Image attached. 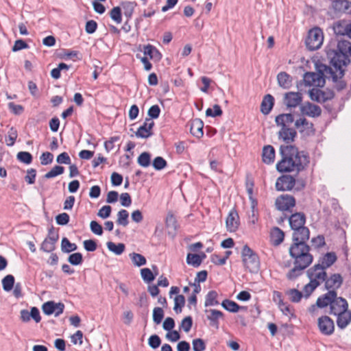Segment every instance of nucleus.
Masks as SVG:
<instances>
[{
    "label": "nucleus",
    "instance_id": "obj_28",
    "mask_svg": "<svg viewBox=\"0 0 351 351\" xmlns=\"http://www.w3.org/2000/svg\"><path fill=\"white\" fill-rule=\"evenodd\" d=\"M337 261V256L334 252H328L319 261V265L324 269L330 267Z\"/></svg>",
    "mask_w": 351,
    "mask_h": 351
},
{
    "label": "nucleus",
    "instance_id": "obj_16",
    "mask_svg": "<svg viewBox=\"0 0 351 351\" xmlns=\"http://www.w3.org/2000/svg\"><path fill=\"white\" fill-rule=\"evenodd\" d=\"M300 110L303 114L310 117H318L322 113V109L319 106L310 102L305 103L301 106Z\"/></svg>",
    "mask_w": 351,
    "mask_h": 351
},
{
    "label": "nucleus",
    "instance_id": "obj_61",
    "mask_svg": "<svg viewBox=\"0 0 351 351\" xmlns=\"http://www.w3.org/2000/svg\"><path fill=\"white\" fill-rule=\"evenodd\" d=\"M40 163L43 165L51 164L53 159V156L51 153L46 152L42 154L40 158Z\"/></svg>",
    "mask_w": 351,
    "mask_h": 351
},
{
    "label": "nucleus",
    "instance_id": "obj_32",
    "mask_svg": "<svg viewBox=\"0 0 351 351\" xmlns=\"http://www.w3.org/2000/svg\"><path fill=\"white\" fill-rule=\"evenodd\" d=\"M206 255L202 254V256L196 254H188L186 256V263L188 265H192L194 267H199L202 262V259L205 258Z\"/></svg>",
    "mask_w": 351,
    "mask_h": 351
},
{
    "label": "nucleus",
    "instance_id": "obj_25",
    "mask_svg": "<svg viewBox=\"0 0 351 351\" xmlns=\"http://www.w3.org/2000/svg\"><path fill=\"white\" fill-rule=\"evenodd\" d=\"M295 126L299 130L300 132H303L306 130V133H313V125L312 123L308 122L305 118H300L295 122Z\"/></svg>",
    "mask_w": 351,
    "mask_h": 351
},
{
    "label": "nucleus",
    "instance_id": "obj_14",
    "mask_svg": "<svg viewBox=\"0 0 351 351\" xmlns=\"http://www.w3.org/2000/svg\"><path fill=\"white\" fill-rule=\"evenodd\" d=\"M154 122L151 119H146L143 124L140 126L135 132L136 136L138 138H147L152 135V128Z\"/></svg>",
    "mask_w": 351,
    "mask_h": 351
},
{
    "label": "nucleus",
    "instance_id": "obj_20",
    "mask_svg": "<svg viewBox=\"0 0 351 351\" xmlns=\"http://www.w3.org/2000/svg\"><path fill=\"white\" fill-rule=\"evenodd\" d=\"M275 121L276 125L280 127V128H291L294 121V118L291 113L281 114L276 117Z\"/></svg>",
    "mask_w": 351,
    "mask_h": 351
},
{
    "label": "nucleus",
    "instance_id": "obj_39",
    "mask_svg": "<svg viewBox=\"0 0 351 351\" xmlns=\"http://www.w3.org/2000/svg\"><path fill=\"white\" fill-rule=\"evenodd\" d=\"M206 312H209L210 313V315H208V319L213 323V325L217 327L218 319L223 316L222 312L216 309H210L209 311H206Z\"/></svg>",
    "mask_w": 351,
    "mask_h": 351
},
{
    "label": "nucleus",
    "instance_id": "obj_45",
    "mask_svg": "<svg viewBox=\"0 0 351 351\" xmlns=\"http://www.w3.org/2000/svg\"><path fill=\"white\" fill-rule=\"evenodd\" d=\"M110 18L117 24H120L122 21L121 10L117 6L113 8L110 12Z\"/></svg>",
    "mask_w": 351,
    "mask_h": 351
},
{
    "label": "nucleus",
    "instance_id": "obj_17",
    "mask_svg": "<svg viewBox=\"0 0 351 351\" xmlns=\"http://www.w3.org/2000/svg\"><path fill=\"white\" fill-rule=\"evenodd\" d=\"M302 100V94L295 92H289L285 95L284 102L287 107L295 108Z\"/></svg>",
    "mask_w": 351,
    "mask_h": 351
},
{
    "label": "nucleus",
    "instance_id": "obj_40",
    "mask_svg": "<svg viewBox=\"0 0 351 351\" xmlns=\"http://www.w3.org/2000/svg\"><path fill=\"white\" fill-rule=\"evenodd\" d=\"M185 304V298L182 295H177L174 298V306L173 310L176 313L182 312V308Z\"/></svg>",
    "mask_w": 351,
    "mask_h": 351
},
{
    "label": "nucleus",
    "instance_id": "obj_64",
    "mask_svg": "<svg viewBox=\"0 0 351 351\" xmlns=\"http://www.w3.org/2000/svg\"><path fill=\"white\" fill-rule=\"evenodd\" d=\"M56 220L58 225H66L69 221V215L66 213H62L56 216Z\"/></svg>",
    "mask_w": 351,
    "mask_h": 351
},
{
    "label": "nucleus",
    "instance_id": "obj_29",
    "mask_svg": "<svg viewBox=\"0 0 351 351\" xmlns=\"http://www.w3.org/2000/svg\"><path fill=\"white\" fill-rule=\"evenodd\" d=\"M274 104V97L271 95H265L261 104V112L264 114H268L271 110Z\"/></svg>",
    "mask_w": 351,
    "mask_h": 351
},
{
    "label": "nucleus",
    "instance_id": "obj_31",
    "mask_svg": "<svg viewBox=\"0 0 351 351\" xmlns=\"http://www.w3.org/2000/svg\"><path fill=\"white\" fill-rule=\"evenodd\" d=\"M285 237L284 232L278 227H275L271 229V241L275 245H280Z\"/></svg>",
    "mask_w": 351,
    "mask_h": 351
},
{
    "label": "nucleus",
    "instance_id": "obj_34",
    "mask_svg": "<svg viewBox=\"0 0 351 351\" xmlns=\"http://www.w3.org/2000/svg\"><path fill=\"white\" fill-rule=\"evenodd\" d=\"M132 263L136 267H141L146 264V258L141 254L133 252L129 255Z\"/></svg>",
    "mask_w": 351,
    "mask_h": 351
},
{
    "label": "nucleus",
    "instance_id": "obj_5",
    "mask_svg": "<svg viewBox=\"0 0 351 351\" xmlns=\"http://www.w3.org/2000/svg\"><path fill=\"white\" fill-rule=\"evenodd\" d=\"M242 261L244 267L251 273H256L260 268V261L257 254L247 245L241 251Z\"/></svg>",
    "mask_w": 351,
    "mask_h": 351
},
{
    "label": "nucleus",
    "instance_id": "obj_47",
    "mask_svg": "<svg viewBox=\"0 0 351 351\" xmlns=\"http://www.w3.org/2000/svg\"><path fill=\"white\" fill-rule=\"evenodd\" d=\"M137 162L143 167H147L150 165V154L147 152H143L138 157Z\"/></svg>",
    "mask_w": 351,
    "mask_h": 351
},
{
    "label": "nucleus",
    "instance_id": "obj_30",
    "mask_svg": "<svg viewBox=\"0 0 351 351\" xmlns=\"http://www.w3.org/2000/svg\"><path fill=\"white\" fill-rule=\"evenodd\" d=\"M143 53L146 56H149L150 59L158 61L162 56L158 50L151 45H147L143 47Z\"/></svg>",
    "mask_w": 351,
    "mask_h": 351
},
{
    "label": "nucleus",
    "instance_id": "obj_50",
    "mask_svg": "<svg viewBox=\"0 0 351 351\" xmlns=\"http://www.w3.org/2000/svg\"><path fill=\"white\" fill-rule=\"evenodd\" d=\"M17 159L25 164H30L32 161V156L27 152H20L17 154Z\"/></svg>",
    "mask_w": 351,
    "mask_h": 351
},
{
    "label": "nucleus",
    "instance_id": "obj_27",
    "mask_svg": "<svg viewBox=\"0 0 351 351\" xmlns=\"http://www.w3.org/2000/svg\"><path fill=\"white\" fill-rule=\"evenodd\" d=\"M277 80L278 85L284 89H288L292 85V77L286 72L279 73Z\"/></svg>",
    "mask_w": 351,
    "mask_h": 351
},
{
    "label": "nucleus",
    "instance_id": "obj_36",
    "mask_svg": "<svg viewBox=\"0 0 351 351\" xmlns=\"http://www.w3.org/2000/svg\"><path fill=\"white\" fill-rule=\"evenodd\" d=\"M289 300L293 302H298L302 297V293L296 289H291L285 292Z\"/></svg>",
    "mask_w": 351,
    "mask_h": 351
},
{
    "label": "nucleus",
    "instance_id": "obj_35",
    "mask_svg": "<svg viewBox=\"0 0 351 351\" xmlns=\"http://www.w3.org/2000/svg\"><path fill=\"white\" fill-rule=\"evenodd\" d=\"M348 24L345 21L337 22L334 25V32L337 35H347L348 33Z\"/></svg>",
    "mask_w": 351,
    "mask_h": 351
},
{
    "label": "nucleus",
    "instance_id": "obj_46",
    "mask_svg": "<svg viewBox=\"0 0 351 351\" xmlns=\"http://www.w3.org/2000/svg\"><path fill=\"white\" fill-rule=\"evenodd\" d=\"M164 317V311L160 307H155L153 310V321L156 324H160Z\"/></svg>",
    "mask_w": 351,
    "mask_h": 351
},
{
    "label": "nucleus",
    "instance_id": "obj_12",
    "mask_svg": "<svg viewBox=\"0 0 351 351\" xmlns=\"http://www.w3.org/2000/svg\"><path fill=\"white\" fill-rule=\"evenodd\" d=\"M348 304L346 299L341 297H337L336 293V298L332 300L330 305V314L334 315L343 313L346 310H348Z\"/></svg>",
    "mask_w": 351,
    "mask_h": 351
},
{
    "label": "nucleus",
    "instance_id": "obj_51",
    "mask_svg": "<svg viewBox=\"0 0 351 351\" xmlns=\"http://www.w3.org/2000/svg\"><path fill=\"white\" fill-rule=\"evenodd\" d=\"M318 286L317 282L310 280V282L306 285L303 289L304 297L308 298Z\"/></svg>",
    "mask_w": 351,
    "mask_h": 351
},
{
    "label": "nucleus",
    "instance_id": "obj_42",
    "mask_svg": "<svg viewBox=\"0 0 351 351\" xmlns=\"http://www.w3.org/2000/svg\"><path fill=\"white\" fill-rule=\"evenodd\" d=\"M129 214L126 210L122 209L117 214V223L119 225L126 226L128 224Z\"/></svg>",
    "mask_w": 351,
    "mask_h": 351
},
{
    "label": "nucleus",
    "instance_id": "obj_38",
    "mask_svg": "<svg viewBox=\"0 0 351 351\" xmlns=\"http://www.w3.org/2000/svg\"><path fill=\"white\" fill-rule=\"evenodd\" d=\"M217 293L215 291H209L206 296L205 306L217 305L219 304V302L217 300Z\"/></svg>",
    "mask_w": 351,
    "mask_h": 351
},
{
    "label": "nucleus",
    "instance_id": "obj_56",
    "mask_svg": "<svg viewBox=\"0 0 351 351\" xmlns=\"http://www.w3.org/2000/svg\"><path fill=\"white\" fill-rule=\"evenodd\" d=\"M56 243L48 239H45L41 244L40 249L45 252H51L54 250Z\"/></svg>",
    "mask_w": 351,
    "mask_h": 351
},
{
    "label": "nucleus",
    "instance_id": "obj_2",
    "mask_svg": "<svg viewBox=\"0 0 351 351\" xmlns=\"http://www.w3.org/2000/svg\"><path fill=\"white\" fill-rule=\"evenodd\" d=\"M289 251L290 256L293 259L294 267L288 271L286 276L289 280H293L311 264L313 258L309 253V246L306 243H293L290 246Z\"/></svg>",
    "mask_w": 351,
    "mask_h": 351
},
{
    "label": "nucleus",
    "instance_id": "obj_6",
    "mask_svg": "<svg viewBox=\"0 0 351 351\" xmlns=\"http://www.w3.org/2000/svg\"><path fill=\"white\" fill-rule=\"evenodd\" d=\"M324 34L319 27H314L309 30L306 39V47L311 50H317L322 45Z\"/></svg>",
    "mask_w": 351,
    "mask_h": 351
},
{
    "label": "nucleus",
    "instance_id": "obj_41",
    "mask_svg": "<svg viewBox=\"0 0 351 351\" xmlns=\"http://www.w3.org/2000/svg\"><path fill=\"white\" fill-rule=\"evenodd\" d=\"M14 278L12 275H7L2 280L3 288L5 291H11L14 287Z\"/></svg>",
    "mask_w": 351,
    "mask_h": 351
},
{
    "label": "nucleus",
    "instance_id": "obj_8",
    "mask_svg": "<svg viewBox=\"0 0 351 351\" xmlns=\"http://www.w3.org/2000/svg\"><path fill=\"white\" fill-rule=\"evenodd\" d=\"M308 276L311 281H315L319 285L322 282L326 280L327 274L325 269L319 265H315L313 267L310 268L308 271Z\"/></svg>",
    "mask_w": 351,
    "mask_h": 351
},
{
    "label": "nucleus",
    "instance_id": "obj_3",
    "mask_svg": "<svg viewBox=\"0 0 351 351\" xmlns=\"http://www.w3.org/2000/svg\"><path fill=\"white\" fill-rule=\"evenodd\" d=\"M326 55L328 59L332 66V69L342 77L344 75V71L342 67L346 66L349 62V56H351V43L348 40H339L336 48L332 49L327 47Z\"/></svg>",
    "mask_w": 351,
    "mask_h": 351
},
{
    "label": "nucleus",
    "instance_id": "obj_22",
    "mask_svg": "<svg viewBox=\"0 0 351 351\" xmlns=\"http://www.w3.org/2000/svg\"><path fill=\"white\" fill-rule=\"evenodd\" d=\"M336 298V291H328L326 293L319 297L316 302V306L324 308L331 305L332 300Z\"/></svg>",
    "mask_w": 351,
    "mask_h": 351
},
{
    "label": "nucleus",
    "instance_id": "obj_54",
    "mask_svg": "<svg viewBox=\"0 0 351 351\" xmlns=\"http://www.w3.org/2000/svg\"><path fill=\"white\" fill-rule=\"evenodd\" d=\"M193 325V319L191 316L184 317L181 322L180 328H182L185 332H189Z\"/></svg>",
    "mask_w": 351,
    "mask_h": 351
},
{
    "label": "nucleus",
    "instance_id": "obj_9",
    "mask_svg": "<svg viewBox=\"0 0 351 351\" xmlns=\"http://www.w3.org/2000/svg\"><path fill=\"white\" fill-rule=\"evenodd\" d=\"M317 325L320 332L325 335H330L334 332V322L326 315L318 318Z\"/></svg>",
    "mask_w": 351,
    "mask_h": 351
},
{
    "label": "nucleus",
    "instance_id": "obj_53",
    "mask_svg": "<svg viewBox=\"0 0 351 351\" xmlns=\"http://www.w3.org/2000/svg\"><path fill=\"white\" fill-rule=\"evenodd\" d=\"M55 302L53 301H49L44 303L42 306L43 313L47 315H51L55 312Z\"/></svg>",
    "mask_w": 351,
    "mask_h": 351
},
{
    "label": "nucleus",
    "instance_id": "obj_43",
    "mask_svg": "<svg viewBox=\"0 0 351 351\" xmlns=\"http://www.w3.org/2000/svg\"><path fill=\"white\" fill-rule=\"evenodd\" d=\"M62 250L64 252H71L75 251L77 249V245L75 243H72L66 238H63L61 242Z\"/></svg>",
    "mask_w": 351,
    "mask_h": 351
},
{
    "label": "nucleus",
    "instance_id": "obj_63",
    "mask_svg": "<svg viewBox=\"0 0 351 351\" xmlns=\"http://www.w3.org/2000/svg\"><path fill=\"white\" fill-rule=\"evenodd\" d=\"M111 211L112 208L110 206H104L99 209L97 215L102 219H106L110 217Z\"/></svg>",
    "mask_w": 351,
    "mask_h": 351
},
{
    "label": "nucleus",
    "instance_id": "obj_19",
    "mask_svg": "<svg viewBox=\"0 0 351 351\" xmlns=\"http://www.w3.org/2000/svg\"><path fill=\"white\" fill-rule=\"evenodd\" d=\"M293 243H306L305 241L309 239V230L305 227H301L298 229L293 230Z\"/></svg>",
    "mask_w": 351,
    "mask_h": 351
},
{
    "label": "nucleus",
    "instance_id": "obj_15",
    "mask_svg": "<svg viewBox=\"0 0 351 351\" xmlns=\"http://www.w3.org/2000/svg\"><path fill=\"white\" fill-rule=\"evenodd\" d=\"M325 288L328 291H336L343 283V278L339 274H332L329 278H326Z\"/></svg>",
    "mask_w": 351,
    "mask_h": 351
},
{
    "label": "nucleus",
    "instance_id": "obj_49",
    "mask_svg": "<svg viewBox=\"0 0 351 351\" xmlns=\"http://www.w3.org/2000/svg\"><path fill=\"white\" fill-rule=\"evenodd\" d=\"M141 275L143 280L145 282H150L153 281L155 278L153 273L149 268H143L141 269Z\"/></svg>",
    "mask_w": 351,
    "mask_h": 351
},
{
    "label": "nucleus",
    "instance_id": "obj_23",
    "mask_svg": "<svg viewBox=\"0 0 351 351\" xmlns=\"http://www.w3.org/2000/svg\"><path fill=\"white\" fill-rule=\"evenodd\" d=\"M275 159V149L271 145H265L263 148L262 160L267 165L272 164Z\"/></svg>",
    "mask_w": 351,
    "mask_h": 351
},
{
    "label": "nucleus",
    "instance_id": "obj_10",
    "mask_svg": "<svg viewBox=\"0 0 351 351\" xmlns=\"http://www.w3.org/2000/svg\"><path fill=\"white\" fill-rule=\"evenodd\" d=\"M276 208L280 210H288L295 204L294 197L289 195H281L276 199Z\"/></svg>",
    "mask_w": 351,
    "mask_h": 351
},
{
    "label": "nucleus",
    "instance_id": "obj_55",
    "mask_svg": "<svg viewBox=\"0 0 351 351\" xmlns=\"http://www.w3.org/2000/svg\"><path fill=\"white\" fill-rule=\"evenodd\" d=\"M222 114V110L220 106L217 104L213 106V109L208 108L206 110V115L207 117H215L218 116H221Z\"/></svg>",
    "mask_w": 351,
    "mask_h": 351
},
{
    "label": "nucleus",
    "instance_id": "obj_48",
    "mask_svg": "<svg viewBox=\"0 0 351 351\" xmlns=\"http://www.w3.org/2000/svg\"><path fill=\"white\" fill-rule=\"evenodd\" d=\"M18 136L17 131L15 128H11L8 133V139H6V143L8 146L14 145L16 139Z\"/></svg>",
    "mask_w": 351,
    "mask_h": 351
},
{
    "label": "nucleus",
    "instance_id": "obj_7",
    "mask_svg": "<svg viewBox=\"0 0 351 351\" xmlns=\"http://www.w3.org/2000/svg\"><path fill=\"white\" fill-rule=\"evenodd\" d=\"M308 93L311 100L319 103L330 100L335 96L334 92L331 90H322L317 88H313Z\"/></svg>",
    "mask_w": 351,
    "mask_h": 351
},
{
    "label": "nucleus",
    "instance_id": "obj_37",
    "mask_svg": "<svg viewBox=\"0 0 351 351\" xmlns=\"http://www.w3.org/2000/svg\"><path fill=\"white\" fill-rule=\"evenodd\" d=\"M221 306L227 311L236 313L241 308L235 302L230 300H225L222 302Z\"/></svg>",
    "mask_w": 351,
    "mask_h": 351
},
{
    "label": "nucleus",
    "instance_id": "obj_58",
    "mask_svg": "<svg viewBox=\"0 0 351 351\" xmlns=\"http://www.w3.org/2000/svg\"><path fill=\"white\" fill-rule=\"evenodd\" d=\"M152 165L155 169L161 170L167 166V162L163 158L157 156L154 159Z\"/></svg>",
    "mask_w": 351,
    "mask_h": 351
},
{
    "label": "nucleus",
    "instance_id": "obj_44",
    "mask_svg": "<svg viewBox=\"0 0 351 351\" xmlns=\"http://www.w3.org/2000/svg\"><path fill=\"white\" fill-rule=\"evenodd\" d=\"M64 168L62 166L56 165L53 167L49 172L45 175V178L50 179L64 173Z\"/></svg>",
    "mask_w": 351,
    "mask_h": 351
},
{
    "label": "nucleus",
    "instance_id": "obj_1",
    "mask_svg": "<svg viewBox=\"0 0 351 351\" xmlns=\"http://www.w3.org/2000/svg\"><path fill=\"white\" fill-rule=\"evenodd\" d=\"M279 153L281 159L276 164V169L279 172H299L309 162L308 154L303 151L299 152L291 145H280Z\"/></svg>",
    "mask_w": 351,
    "mask_h": 351
},
{
    "label": "nucleus",
    "instance_id": "obj_62",
    "mask_svg": "<svg viewBox=\"0 0 351 351\" xmlns=\"http://www.w3.org/2000/svg\"><path fill=\"white\" fill-rule=\"evenodd\" d=\"M160 112V107L158 105L152 106L148 110L147 114L152 120V119H157Z\"/></svg>",
    "mask_w": 351,
    "mask_h": 351
},
{
    "label": "nucleus",
    "instance_id": "obj_13",
    "mask_svg": "<svg viewBox=\"0 0 351 351\" xmlns=\"http://www.w3.org/2000/svg\"><path fill=\"white\" fill-rule=\"evenodd\" d=\"M227 230L230 232L237 231L239 226V217L236 210L232 209L229 212L226 220Z\"/></svg>",
    "mask_w": 351,
    "mask_h": 351
},
{
    "label": "nucleus",
    "instance_id": "obj_26",
    "mask_svg": "<svg viewBox=\"0 0 351 351\" xmlns=\"http://www.w3.org/2000/svg\"><path fill=\"white\" fill-rule=\"evenodd\" d=\"M336 315L338 316L337 320V326L341 329L345 328L351 322V311L346 310Z\"/></svg>",
    "mask_w": 351,
    "mask_h": 351
},
{
    "label": "nucleus",
    "instance_id": "obj_59",
    "mask_svg": "<svg viewBox=\"0 0 351 351\" xmlns=\"http://www.w3.org/2000/svg\"><path fill=\"white\" fill-rule=\"evenodd\" d=\"M192 344L194 351H204L206 349V344L202 339H193Z\"/></svg>",
    "mask_w": 351,
    "mask_h": 351
},
{
    "label": "nucleus",
    "instance_id": "obj_21",
    "mask_svg": "<svg viewBox=\"0 0 351 351\" xmlns=\"http://www.w3.org/2000/svg\"><path fill=\"white\" fill-rule=\"evenodd\" d=\"M289 225L292 230L298 229L304 226L306 221L305 215L300 213H296L291 215L289 219Z\"/></svg>",
    "mask_w": 351,
    "mask_h": 351
},
{
    "label": "nucleus",
    "instance_id": "obj_18",
    "mask_svg": "<svg viewBox=\"0 0 351 351\" xmlns=\"http://www.w3.org/2000/svg\"><path fill=\"white\" fill-rule=\"evenodd\" d=\"M296 134L295 130L291 128H280L278 132V138L287 144L292 143Z\"/></svg>",
    "mask_w": 351,
    "mask_h": 351
},
{
    "label": "nucleus",
    "instance_id": "obj_33",
    "mask_svg": "<svg viewBox=\"0 0 351 351\" xmlns=\"http://www.w3.org/2000/svg\"><path fill=\"white\" fill-rule=\"evenodd\" d=\"M107 247L116 255H121L124 252L125 246L122 243L116 244L112 241H108L107 243Z\"/></svg>",
    "mask_w": 351,
    "mask_h": 351
},
{
    "label": "nucleus",
    "instance_id": "obj_11",
    "mask_svg": "<svg viewBox=\"0 0 351 351\" xmlns=\"http://www.w3.org/2000/svg\"><path fill=\"white\" fill-rule=\"evenodd\" d=\"M295 180L291 176L285 175L278 178L276 182V188L278 191H289L295 185Z\"/></svg>",
    "mask_w": 351,
    "mask_h": 351
},
{
    "label": "nucleus",
    "instance_id": "obj_4",
    "mask_svg": "<svg viewBox=\"0 0 351 351\" xmlns=\"http://www.w3.org/2000/svg\"><path fill=\"white\" fill-rule=\"evenodd\" d=\"M317 72H306L304 75V82L306 86L323 87L326 78H332L333 82H337L340 75L330 66L323 64H315Z\"/></svg>",
    "mask_w": 351,
    "mask_h": 351
},
{
    "label": "nucleus",
    "instance_id": "obj_60",
    "mask_svg": "<svg viewBox=\"0 0 351 351\" xmlns=\"http://www.w3.org/2000/svg\"><path fill=\"white\" fill-rule=\"evenodd\" d=\"M160 343V338L157 335H152L148 339V344L153 349H156L157 348H158Z\"/></svg>",
    "mask_w": 351,
    "mask_h": 351
},
{
    "label": "nucleus",
    "instance_id": "obj_24",
    "mask_svg": "<svg viewBox=\"0 0 351 351\" xmlns=\"http://www.w3.org/2000/svg\"><path fill=\"white\" fill-rule=\"evenodd\" d=\"M204 123L199 119H195L191 123L190 132L191 134L198 138L202 137Z\"/></svg>",
    "mask_w": 351,
    "mask_h": 351
},
{
    "label": "nucleus",
    "instance_id": "obj_52",
    "mask_svg": "<svg viewBox=\"0 0 351 351\" xmlns=\"http://www.w3.org/2000/svg\"><path fill=\"white\" fill-rule=\"evenodd\" d=\"M82 255L80 252L71 254L68 258V261L73 265H78L82 263Z\"/></svg>",
    "mask_w": 351,
    "mask_h": 351
},
{
    "label": "nucleus",
    "instance_id": "obj_57",
    "mask_svg": "<svg viewBox=\"0 0 351 351\" xmlns=\"http://www.w3.org/2000/svg\"><path fill=\"white\" fill-rule=\"evenodd\" d=\"M166 226L167 228H172L174 230L177 228L176 217L170 212L168 213L166 217Z\"/></svg>",
    "mask_w": 351,
    "mask_h": 351
}]
</instances>
